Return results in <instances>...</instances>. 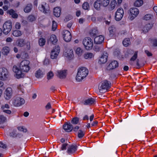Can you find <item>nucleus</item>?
Instances as JSON below:
<instances>
[{
    "label": "nucleus",
    "instance_id": "bb28decb",
    "mask_svg": "<svg viewBox=\"0 0 157 157\" xmlns=\"http://www.w3.org/2000/svg\"><path fill=\"white\" fill-rule=\"evenodd\" d=\"M61 9L60 7H57L54 9V15L56 17H59L60 15Z\"/></svg>",
    "mask_w": 157,
    "mask_h": 157
},
{
    "label": "nucleus",
    "instance_id": "f8f14e48",
    "mask_svg": "<svg viewBox=\"0 0 157 157\" xmlns=\"http://www.w3.org/2000/svg\"><path fill=\"white\" fill-rule=\"evenodd\" d=\"M108 54L106 52H104L100 58L98 62L100 64L105 63L107 60Z\"/></svg>",
    "mask_w": 157,
    "mask_h": 157
},
{
    "label": "nucleus",
    "instance_id": "69168bd1",
    "mask_svg": "<svg viewBox=\"0 0 157 157\" xmlns=\"http://www.w3.org/2000/svg\"><path fill=\"white\" fill-rule=\"evenodd\" d=\"M85 21V20L84 19L82 18H80L79 20V23L80 24H82Z\"/></svg>",
    "mask_w": 157,
    "mask_h": 157
},
{
    "label": "nucleus",
    "instance_id": "49530a36",
    "mask_svg": "<svg viewBox=\"0 0 157 157\" xmlns=\"http://www.w3.org/2000/svg\"><path fill=\"white\" fill-rule=\"evenodd\" d=\"M53 74L52 71H50L47 74V78L48 80L51 79L53 76Z\"/></svg>",
    "mask_w": 157,
    "mask_h": 157
},
{
    "label": "nucleus",
    "instance_id": "72a5a7b5",
    "mask_svg": "<svg viewBox=\"0 0 157 157\" xmlns=\"http://www.w3.org/2000/svg\"><path fill=\"white\" fill-rule=\"evenodd\" d=\"M32 6L31 4H28L24 8V11L25 13L30 12L32 9Z\"/></svg>",
    "mask_w": 157,
    "mask_h": 157
},
{
    "label": "nucleus",
    "instance_id": "338daca9",
    "mask_svg": "<svg viewBox=\"0 0 157 157\" xmlns=\"http://www.w3.org/2000/svg\"><path fill=\"white\" fill-rule=\"evenodd\" d=\"M98 123V122L97 121H95L93 122L91 124V125L92 126H95L97 125Z\"/></svg>",
    "mask_w": 157,
    "mask_h": 157
},
{
    "label": "nucleus",
    "instance_id": "f704fd0d",
    "mask_svg": "<svg viewBox=\"0 0 157 157\" xmlns=\"http://www.w3.org/2000/svg\"><path fill=\"white\" fill-rule=\"evenodd\" d=\"M110 0H101L102 5L103 7H106L109 4Z\"/></svg>",
    "mask_w": 157,
    "mask_h": 157
},
{
    "label": "nucleus",
    "instance_id": "8fccbe9b",
    "mask_svg": "<svg viewBox=\"0 0 157 157\" xmlns=\"http://www.w3.org/2000/svg\"><path fill=\"white\" fill-rule=\"evenodd\" d=\"M17 88L18 89L21 91L22 93L24 92V86L23 85L21 84H19L18 85Z\"/></svg>",
    "mask_w": 157,
    "mask_h": 157
},
{
    "label": "nucleus",
    "instance_id": "37998d69",
    "mask_svg": "<svg viewBox=\"0 0 157 157\" xmlns=\"http://www.w3.org/2000/svg\"><path fill=\"white\" fill-rule=\"evenodd\" d=\"M152 16V15L151 14H147L144 16L143 19L145 20H148L151 19Z\"/></svg>",
    "mask_w": 157,
    "mask_h": 157
},
{
    "label": "nucleus",
    "instance_id": "cd10ccee",
    "mask_svg": "<svg viewBox=\"0 0 157 157\" xmlns=\"http://www.w3.org/2000/svg\"><path fill=\"white\" fill-rule=\"evenodd\" d=\"M7 13L9 14L13 18H17L18 17L17 14L13 9H10L8 10Z\"/></svg>",
    "mask_w": 157,
    "mask_h": 157
},
{
    "label": "nucleus",
    "instance_id": "9d476101",
    "mask_svg": "<svg viewBox=\"0 0 157 157\" xmlns=\"http://www.w3.org/2000/svg\"><path fill=\"white\" fill-rule=\"evenodd\" d=\"M111 83L107 81H105L102 82L100 89H99L101 92H103V91H106L110 87Z\"/></svg>",
    "mask_w": 157,
    "mask_h": 157
},
{
    "label": "nucleus",
    "instance_id": "a18cd8bd",
    "mask_svg": "<svg viewBox=\"0 0 157 157\" xmlns=\"http://www.w3.org/2000/svg\"><path fill=\"white\" fill-rule=\"evenodd\" d=\"M85 133L82 130H80L78 131V136L79 138H82L84 135Z\"/></svg>",
    "mask_w": 157,
    "mask_h": 157
},
{
    "label": "nucleus",
    "instance_id": "de8ad7c7",
    "mask_svg": "<svg viewBox=\"0 0 157 157\" xmlns=\"http://www.w3.org/2000/svg\"><path fill=\"white\" fill-rule=\"evenodd\" d=\"M57 27V24L54 21H52V29L53 31H55Z\"/></svg>",
    "mask_w": 157,
    "mask_h": 157
},
{
    "label": "nucleus",
    "instance_id": "680f3d73",
    "mask_svg": "<svg viewBox=\"0 0 157 157\" xmlns=\"http://www.w3.org/2000/svg\"><path fill=\"white\" fill-rule=\"evenodd\" d=\"M15 27L16 29H19L21 27L20 24L19 23H16L15 25Z\"/></svg>",
    "mask_w": 157,
    "mask_h": 157
},
{
    "label": "nucleus",
    "instance_id": "c85d7f7f",
    "mask_svg": "<svg viewBox=\"0 0 157 157\" xmlns=\"http://www.w3.org/2000/svg\"><path fill=\"white\" fill-rule=\"evenodd\" d=\"M44 74V71L39 69L35 72V76L37 78H40L42 77Z\"/></svg>",
    "mask_w": 157,
    "mask_h": 157
},
{
    "label": "nucleus",
    "instance_id": "0eeeda50",
    "mask_svg": "<svg viewBox=\"0 0 157 157\" xmlns=\"http://www.w3.org/2000/svg\"><path fill=\"white\" fill-rule=\"evenodd\" d=\"M60 51V48L59 46L54 48L51 52V58L52 59H56Z\"/></svg>",
    "mask_w": 157,
    "mask_h": 157
},
{
    "label": "nucleus",
    "instance_id": "473e14b6",
    "mask_svg": "<svg viewBox=\"0 0 157 157\" xmlns=\"http://www.w3.org/2000/svg\"><path fill=\"white\" fill-rule=\"evenodd\" d=\"M76 54L79 57L82 56L83 53V50L80 47H78L75 51Z\"/></svg>",
    "mask_w": 157,
    "mask_h": 157
},
{
    "label": "nucleus",
    "instance_id": "a878e982",
    "mask_svg": "<svg viewBox=\"0 0 157 157\" xmlns=\"http://www.w3.org/2000/svg\"><path fill=\"white\" fill-rule=\"evenodd\" d=\"M47 6V4L46 3H43L39 5V9L41 11L43 12L44 13H47V10L46 9V7Z\"/></svg>",
    "mask_w": 157,
    "mask_h": 157
},
{
    "label": "nucleus",
    "instance_id": "20e7f679",
    "mask_svg": "<svg viewBox=\"0 0 157 157\" xmlns=\"http://www.w3.org/2000/svg\"><path fill=\"white\" fill-rule=\"evenodd\" d=\"M12 22L9 20L5 22L3 26V31L4 34H8L11 31L12 29Z\"/></svg>",
    "mask_w": 157,
    "mask_h": 157
},
{
    "label": "nucleus",
    "instance_id": "39448f33",
    "mask_svg": "<svg viewBox=\"0 0 157 157\" xmlns=\"http://www.w3.org/2000/svg\"><path fill=\"white\" fill-rule=\"evenodd\" d=\"M9 76V72L7 69L4 67L0 68V80H5Z\"/></svg>",
    "mask_w": 157,
    "mask_h": 157
},
{
    "label": "nucleus",
    "instance_id": "4468645a",
    "mask_svg": "<svg viewBox=\"0 0 157 157\" xmlns=\"http://www.w3.org/2000/svg\"><path fill=\"white\" fill-rule=\"evenodd\" d=\"M67 71L63 70H58L56 71V75L59 78L61 79L64 78H65L67 75Z\"/></svg>",
    "mask_w": 157,
    "mask_h": 157
},
{
    "label": "nucleus",
    "instance_id": "603ef678",
    "mask_svg": "<svg viewBox=\"0 0 157 157\" xmlns=\"http://www.w3.org/2000/svg\"><path fill=\"white\" fill-rule=\"evenodd\" d=\"M45 40H39V45L41 46H43L45 44Z\"/></svg>",
    "mask_w": 157,
    "mask_h": 157
},
{
    "label": "nucleus",
    "instance_id": "6ab92c4d",
    "mask_svg": "<svg viewBox=\"0 0 157 157\" xmlns=\"http://www.w3.org/2000/svg\"><path fill=\"white\" fill-rule=\"evenodd\" d=\"M63 128L66 132H69L71 131L73 129V126L70 123H65L63 126Z\"/></svg>",
    "mask_w": 157,
    "mask_h": 157
},
{
    "label": "nucleus",
    "instance_id": "e2e57ef3",
    "mask_svg": "<svg viewBox=\"0 0 157 157\" xmlns=\"http://www.w3.org/2000/svg\"><path fill=\"white\" fill-rule=\"evenodd\" d=\"M145 52L148 56H152V54L148 50H145Z\"/></svg>",
    "mask_w": 157,
    "mask_h": 157
},
{
    "label": "nucleus",
    "instance_id": "c9c22d12",
    "mask_svg": "<svg viewBox=\"0 0 157 157\" xmlns=\"http://www.w3.org/2000/svg\"><path fill=\"white\" fill-rule=\"evenodd\" d=\"M13 35L16 37H18L21 35V32L18 30H15L12 33Z\"/></svg>",
    "mask_w": 157,
    "mask_h": 157
},
{
    "label": "nucleus",
    "instance_id": "5fc2aeb1",
    "mask_svg": "<svg viewBox=\"0 0 157 157\" xmlns=\"http://www.w3.org/2000/svg\"><path fill=\"white\" fill-rule=\"evenodd\" d=\"M17 128L19 131H23L24 132H26L27 131L26 129L24 128L23 126L18 127Z\"/></svg>",
    "mask_w": 157,
    "mask_h": 157
},
{
    "label": "nucleus",
    "instance_id": "f03ea898",
    "mask_svg": "<svg viewBox=\"0 0 157 157\" xmlns=\"http://www.w3.org/2000/svg\"><path fill=\"white\" fill-rule=\"evenodd\" d=\"M88 72V70L86 68L84 67H79L78 69L76 76V80L78 81H81L87 76Z\"/></svg>",
    "mask_w": 157,
    "mask_h": 157
},
{
    "label": "nucleus",
    "instance_id": "58836bf2",
    "mask_svg": "<svg viewBox=\"0 0 157 157\" xmlns=\"http://www.w3.org/2000/svg\"><path fill=\"white\" fill-rule=\"evenodd\" d=\"M82 8L85 10H88L90 9V6L88 3L87 2H84L82 5Z\"/></svg>",
    "mask_w": 157,
    "mask_h": 157
},
{
    "label": "nucleus",
    "instance_id": "4c0bfd02",
    "mask_svg": "<svg viewBox=\"0 0 157 157\" xmlns=\"http://www.w3.org/2000/svg\"><path fill=\"white\" fill-rule=\"evenodd\" d=\"M122 43L124 46L125 47H127L130 44L131 42L130 40H124Z\"/></svg>",
    "mask_w": 157,
    "mask_h": 157
},
{
    "label": "nucleus",
    "instance_id": "f257e3e1",
    "mask_svg": "<svg viewBox=\"0 0 157 157\" xmlns=\"http://www.w3.org/2000/svg\"><path fill=\"white\" fill-rule=\"evenodd\" d=\"M29 60H24L22 61L20 64V69L16 65L13 66V71L15 73V77L19 79L23 77L24 74L22 71L27 72L30 69Z\"/></svg>",
    "mask_w": 157,
    "mask_h": 157
},
{
    "label": "nucleus",
    "instance_id": "5701e85b",
    "mask_svg": "<svg viewBox=\"0 0 157 157\" xmlns=\"http://www.w3.org/2000/svg\"><path fill=\"white\" fill-rule=\"evenodd\" d=\"M10 48L8 46H5L2 48L1 52L3 55L7 56L10 53Z\"/></svg>",
    "mask_w": 157,
    "mask_h": 157
},
{
    "label": "nucleus",
    "instance_id": "dca6fc26",
    "mask_svg": "<svg viewBox=\"0 0 157 157\" xmlns=\"http://www.w3.org/2000/svg\"><path fill=\"white\" fill-rule=\"evenodd\" d=\"M95 102V99L93 98L86 99L82 101V103L84 105H91Z\"/></svg>",
    "mask_w": 157,
    "mask_h": 157
},
{
    "label": "nucleus",
    "instance_id": "864d4df0",
    "mask_svg": "<svg viewBox=\"0 0 157 157\" xmlns=\"http://www.w3.org/2000/svg\"><path fill=\"white\" fill-rule=\"evenodd\" d=\"M104 40H94V43L96 44H101L103 42Z\"/></svg>",
    "mask_w": 157,
    "mask_h": 157
},
{
    "label": "nucleus",
    "instance_id": "052dcab7",
    "mask_svg": "<svg viewBox=\"0 0 157 157\" xmlns=\"http://www.w3.org/2000/svg\"><path fill=\"white\" fill-rule=\"evenodd\" d=\"M52 107L50 103L48 102L45 106V108L46 109H49L51 108Z\"/></svg>",
    "mask_w": 157,
    "mask_h": 157
},
{
    "label": "nucleus",
    "instance_id": "b1692460",
    "mask_svg": "<svg viewBox=\"0 0 157 157\" xmlns=\"http://www.w3.org/2000/svg\"><path fill=\"white\" fill-rule=\"evenodd\" d=\"M152 27L151 25L150 24H148L144 25L143 26L141 27V30L144 33H146L151 29Z\"/></svg>",
    "mask_w": 157,
    "mask_h": 157
},
{
    "label": "nucleus",
    "instance_id": "393cba45",
    "mask_svg": "<svg viewBox=\"0 0 157 157\" xmlns=\"http://www.w3.org/2000/svg\"><path fill=\"white\" fill-rule=\"evenodd\" d=\"M94 53L91 52H86L83 55L84 58L86 59H89L94 58Z\"/></svg>",
    "mask_w": 157,
    "mask_h": 157
},
{
    "label": "nucleus",
    "instance_id": "79ce46f5",
    "mask_svg": "<svg viewBox=\"0 0 157 157\" xmlns=\"http://www.w3.org/2000/svg\"><path fill=\"white\" fill-rule=\"evenodd\" d=\"M6 117L3 115H0V124L4 123L6 120Z\"/></svg>",
    "mask_w": 157,
    "mask_h": 157
},
{
    "label": "nucleus",
    "instance_id": "bf43d9fd",
    "mask_svg": "<svg viewBox=\"0 0 157 157\" xmlns=\"http://www.w3.org/2000/svg\"><path fill=\"white\" fill-rule=\"evenodd\" d=\"M9 136L10 137H16L17 136V135L14 132L10 133H9Z\"/></svg>",
    "mask_w": 157,
    "mask_h": 157
},
{
    "label": "nucleus",
    "instance_id": "09e8293b",
    "mask_svg": "<svg viewBox=\"0 0 157 157\" xmlns=\"http://www.w3.org/2000/svg\"><path fill=\"white\" fill-rule=\"evenodd\" d=\"M35 20V18L33 15L29 16L28 17V20L30 21H33Z\"/></svg>",
    "mask_w": 157,
    "mask_h": 157
},
{
    "label": "nucleus",
    "instance_id": "c756f323",
    "mask_svg": "<svg viewBox=\"0 0 157 157\" xmlns=\"http://www.w3.org/2000/svg\"><path fill=\"white\" fill-rule=\"evenodd\" d=\"M117 4L116 0H112L109 5V9L110 10H113L115 8Z\"/></svg>",
    "mask_w": 157,
    "mask_h": 157
},
{
    "label": "nucleus",
    "instance_id": "1a4fd4ad",
    "mask_svg": "<svg viewBox=\"0 0 157 157\" xmlns=\"http://www.w3.org/2000/svg\"><path fill=\"white\" fill-rule=\"evenodd\" d=\"M124 11L123 9L121 8L117 9L115 14V18L116 21H120L123 17Z\"/></svg>",
    "mask_w": 157,
    "mask_h": 157
},
{
    "label": "nucleus",
    "instance_id": "7c9ffc66",
    "mask_svg": "<svg viewBox=\"0 0 157 157\" xmlns=\"http://www.w3.org/2000/svg\"><path fill=\"white\" fill-rule=\"evenodd\" d=\"M15 44L18 46L23 47L25 44V42L24 40H17Z\"/></svg>",
    "mask_w": 157,
    "mask_h": 157
},
{
    "label": "nucleus",
    "instance_id": "9b49d317",
    "mask_svg": "<svg viewBox=\"0 0 157 157\" xmlns=\"http://www.w3.org/2000/svg\"><path fill=\"white\" fill-rule=\"evenodd\" d=\"M93 40H83L82 43L86 49L88 50L91 49L93 47Z\"/></svg>",
    "mask_w": 157,
    "mask_h": 157
},
{
    "label": "nucleus",
    "instance_id": "ddd939ff",
    "mask_svg": "<svg viewBox=\"0 0 157 157\" xmlns=\"http://www.w3.org/2000/svg\"><path fill=\"white\" fill-rule=\"evenodd\" d=\"M10 108V106L8 104H3L1 106V109L2 111L7 114H11V111L8 109Z\"/></svg>",
    "mask_w": 157,
    "mask_h": 157
},
{
    "label": "nucleus",
    "instance_id": "412c9836",
    "mask_svg": "<svg viewBox=\"0 0 157 157\" xmlns=\"http://www.w3.org/2000/svg\"><path fill=\"white\" fill-rule=\"evenodd\" d=\"M77 149V146L76 145L70 146L68 148L67 152L69 155L75 152Z\"/></svg>",
    "mask_w": 157,
    "mask_h": 157
},
{
    "label": "nucleus",
    "instance_id": "774afa93",
    "mask_svg": "<svg viewBox=\"0 0 157 157\" xmlns=\"http://www.w3.org/2000/svg\"><path fill=\"white\" fill-rule=\"evenodd\" d=\"M49 63V61L48 59H45L44 61V63L45 65H47Z\"/></svg>",
    "mask_w": 157,
    "mask_h": 157
},
{
    "label": "nucleus",
    "instance_id": "13d9d810",
    "mask_svg": "<svg viewBox=\"0 0 157 157\" xmlns=\"http://www.w3.org/2000/svg\"><path fill=\"white\" fill-rule=\"evenodd\" d=\"M7 147L6 145L3 143L2 142H0V147L3 148H6Z\"/></svg>",
    "mask_w": 157,
    "mask_h": 157
},
{
    "label": "nucleus",
    "instance_id": "a19ab883",
    "mask_svg": "<svg viewBox=\"0 0 157 157\" xmlns=\"http://www.w3.org/2000/svg\"><path fill=\"white\" fill-rule=\"evenodd\" d=\"M79 118L77 117H75L73 118L71 121V123L73 124H76L78 123Z\"/></svg>",
    "mask_w": 157,
    "mask_h": 157
},
{
    "label": "nucleus",
    "instance_id": "7ed1b4c3",
    "mask_svg": "<svg viewBox=\"0 0 157 157\" xmlns=\"http://www.w3.org/2000/svg\"><path fill=\"white\" fill-rule=\"evenodd\" d=\"M139 13V11L138 8L135 7L131 8L128 11V18L130 20L132 21L137 17Z\"/></svg>",
    "mask_w": 157,
    "mask_h": 157
},
{
    "label": "nucleus",
    "instance_id": "3c124183",
    "mask_svg": "<svg viewBox=\"0 0 157 157\" xmlns=\"http://www.w3.org/2000/svg\"><path fill=\"white\" fill-rule=\"evenodd\" d=\"M4 4L5 5H9V1L7 0H4L3 1V2H0V6H2L3 4Z\"/></svg>",
    "mask_w": 157,
    "mask_h": 157
},
{
    "label": "nucleus",
    "instance_id": "e433bc0d",
    "mask_svg": "<svg viewBox=\"0 0 157 157\" xmlns=\"http://www.w3.org/2000/svg\"><path fill=\"white\" fill-rule=\"evenodd\" d=\"M138 53V51L135 52L131 58L130 61H135L137 58Z\"/></svg>",
    "mask_w": 157,
    "mask_h": 157
},
{
    "label": "nucleus",
    "instance_id": "4be33fe9",
    "mask_svg": "<svg viewBox=\"0 0 157 157\" xmlns=\"http://www.w3.org/2000/svg\"><path fill=\"white\" fill-rule=\"evenodd\" d=\"M102 6V3L101 0H97L94 4V6L95 9L99 10L101 9V6Z\"/></svg>",
    "mask_w": 157,
    "mask_h": 157
},
{
    "label": "nucleus",
    "instance_id": "423d86ee",
    "mask_svg": "<svg viewBox=\"0 0 157 157\" xmlns=\"http://www.w3.org/2000/svg\"><path fill=\"white\" fill-rule=\"evenodd\" d=\"M25 100L20 97L14 98L13 100L12 103L15 107H19L24 105L25 103Z\"/></svg>",
    "mask_w": 157,
    "mask_h": 157
},
{
    "label": "nucleus",
    "instance_id": "a211bd4d",
    "mask_svg": "<svg viewBox=\"0 0 157 157\" xmlns=\"http://www.w3.org/2000/svg\"><path fill=\"white\" fill-rule=\"evenodd\" d=\"M12 94V90L11 88H8L6 90L5 97L6 99L9 100L11 97Z\"/></svg>",
    "mask_w": 157,
    "mask_h": 157
},
{
    "label": "nucleus",
    "instance_id": "4d7b16f0",
    "mask_svg": "<svg viewBox=\"0 0 157 157\" xmlns=\"http://www.w3.org/2000/svg\"><path fill=\"white\" fill-rule=\"evenodd\" d=\"M151 43L154 46H157V40H151Z\"/></svg>",
    "mask_w": 157,
    "mask_h": 157
},
{
    "label": "nucleus",
    "instance_id": "c03bdc74",
    "mask_svg": "<svg viewBox=\"0 0 157 157\" xmlns=\"http://www.w3.org/2000/svg\"><path fill=\"white\" fill-rule=\"evenodd\" d=\"M109 30L110 35H112L114 33L115 30V28L113 26H112L109 28Z\"/></svg>",
    "mask_w": 157,
    "mask_h": 157
},
{
    "label": "nucleus",
    "instance_id": "2f4dec72",
    "mask_svg": "<svg viewBox=\"0 0 157 157\" xmlns=\"http://www.w3.org/2000/svg\"><path fill=\"white\" fill-rule=\"evenodd\" d=\"M143 3V0H136L134 3V6L136 7H139L142 6Z\"/></svg>",
    "mask_w": 157,
    "mask_h": 157
},
{
    "label": "nucleus",
    "instance_id": "0e129e2a",
    "mask_svg": "<svg viewBox=\"0 0 157 157\" xmlns=\"http://www.w3.org/2000/svg\"><path fill=\"white\" fill-rule=\"evenodd\" d=\"M2 8L5 11H6L9 8V6L7 5H5L3 6Z\"/></svg>",
    "mask_w": 157,
    "mask_h": 157
},
{
    "label": "nucleus",
    "instance_id": "ea45409f",
    "mask_svg": "<svg viewBox=\"0 0 157 157\" xmlns=\"http://www.w3.org/2000/svg\"><path fill=\"white\" fill-rule=\"evenodd\" d=\"M58 40H48L47 43L48 44L52 46L55 44L57 42Z\"/></svg>",
    "mask_w": 157,
    "mask_h": 157
},
{
    "label": "nucleus",
    "instance_id": "6e6552de",
    "mask_svg": "<svg viewBox=\"0 0 157 157\" xmlns=\"http://www.w3.org/2000/svg\"><path fill=\"white\" fill-rule=\"evenodd\" d=\"M98 31L96 28H94L92 29L90 31V36L92 38H94V39L96 38L98 39H104V37L102 35H100L97 36V34L98 33Z\"/></svg>",
    "mask_w": 157,
    "mask_h": 157
},
{
    "label": "nucleus",
    "instance_id": "2eb2a0df",
    "mask_svg": "<svg viewBox=\"0 0 157 157\" xmlns=\"http://www.w3.org/2000/svg\"><path fill=\"white\" fill-rule=\"evenodd\" d=\"M64 56L70 59H73L74 57L73 50L72 49H68L64 53Z\"/></svg>",
    "mask_w": 157,
    "mask_h": 157
},
{
    "label": "nucleus",
    "instance_id": "6e6d98bb",
    "mask_svg": "<svg viewBox=\"0 0 157 157\" xmlns=\"http://www.w3.org/2000/svg\"><path fill=\"white\" fill-rule=\"evenodd\" d=\"M68 145L67 144H63L61 147V150H65L66 149V147Z\"/></svg>",
    "mask_w": 157,
    "mask_h": 157
},
{
    "label": "nucleus",
    "instance_id": "aec40b11",
    "mask_svg": "<svg viewBox=\"0 0 157 157\" xmlns=\"http://www.w3.org/2000/svg\"><path fill=\"white\" fill-rule=\"evenodd\" d=\"M64 39H71V33L67 30H64L62 33Z\"/></svg>",
    "mask_w": 157,
    "mask_h": 157
},
{
    "label": "nucleus",
    "instance_id": "f3484780",
    "mask_svg": "<svg viewBox=\"0 0 157 157\" xmlns=\"http://www.w3.org/2000/svg\"><path fill=\"white\" fill-rule=\"evenodd\" d=\"M118 63L117 61L114 60L112 61L107 67V69L110 70L113 69L118 67Z\"/></svg>",
    "mask_w": 157,
    "mask_h": 157
}]
</instances>
